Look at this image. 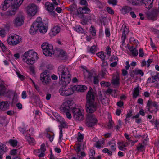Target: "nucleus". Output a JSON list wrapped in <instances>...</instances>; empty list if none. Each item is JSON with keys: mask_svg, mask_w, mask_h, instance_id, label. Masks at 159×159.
<instances>
[{"mask_svg": "<svg viewBox=\"0 0 159 159\" xmlns=\"http://www.w3.org/2000/svg\"><path fill=\"white\" fill-rule=\"evenodd\" d=\"M132 110L131 109H130L129 111V112L128 113H127V114L126 115V118H128L130 117L132 115Z\"/></svg>", "mask_w": 159, "mask_h": 159, "instance_id": "nucleus-55", "label": "nucleus"}, {"mask_svg": "<svg viewBox=\"0 0 159 159\" xmlns=\"http://www.w3.org/2000/svg\"><path fill=\"white\" fill-rule=\"evenodd\" d=\"M106 10L107 12L113 15L114 13V11L109 7H107Z\"/></svg>", "mask_w": 159, "mask_h": 159, "instance_id": "nucleus-53", "label": "nucleus"}, {"mask_svg": "<svg viewBox=\"0 0 159 159\" xmlns=\"http://www.w3.org/2000/svg\"><path fill=\"white\" fill-rule=\"evenodd\" d=\"M129 50L132 52L133 56H136L138 55V50L135 48L132 47L129 48Z\"/></svg>", "mask_w": 159, "mask_h": 159, "instance_id": "nucleus-30", "label": "nucleus"}, {"mask_svg": "<svg viewBox=\"0 0 159 159\" xmlns=\"http://www.w3.org/2000/svg\"><path fill=\"white\" fill-rule=\"evenodd\" d=\"M108 2L110 4H112L113 6L116 5L117 3V0H108Z\"/></svg>", "mask_w": 159, "mask_h": 159, "instance_id": "nucleus-50", "label": "nucleus"}, {"mask_svg": "<svg viewBox=\"0 0 159 159\" xmlns=\"http://www.w3.org/2000/svg\"><path fill=\"white\" fill-rule=\"evenodd\" d=\"M91 11L90 10L87 6H84L82 7L79 8L75 13V15L79 18L82 19L84 16L85 14H88Z\"/></svg>", "mask_w": 159, "mask_h": 159, "instance_id": "nucleus-10", "label": "nucleus"}, {"mask_svg": "<svg viewBox=\"0 0 159 159\" xmlns=\"http://www.w3.org/2000/svg\"><path fill=\"white\" fill-rule=\"evenodd\" d=\"M87 89V87L85 85H79V92H83L85 91Z\"/></svg>", "mask_w": 159, "mask_h": 159, "instance_id": "nucleus-46", "label": "nucleus"}, {"mask_svg": "<svg viewBox=\"0 0 159 159\" xmlns=\"http://www.w3.org/2000/svg\"><path fill=\"white\" fill-rule=\"evenodd\" d=\"M81 145V143H77L75 147V149L77 152H80L81 151L80 147Z\"/></svg>", "mask_w": 159, "mask_h": 159, "instance_id": "nucleus-40", "label": "nucleus"}, {"mask_svg": "<svg viewBox=\"0 0 159 159\" xmlns=\"http://www.w3.org/2000/svg\"><path fill=\"white\" fill-rule=\"evenodd\" d=\"M62 86L59 91L61 95L64 96H68L73 93V91L72 90L71 88H68L67 89H65L64 87L66 86H63V85Z\"/></svg>", "mask_w": 159, "mask_h": 159, "instance_id": "nucleus-14", "label": "nucleus"}, {"mask_svg": "<svg viewBox=\"0 0 159 159\" xmlns=\"http://www.w3.org/2000/svg\"><path fill=\"white\" fill-rule=\"evenodd\" d=\"M75 30L78 33L85 34L84 30L80 25H77L75 27Z\"/></svg>", "mask_w": 159, "mask_h": 159, "instance_id": "nucleus-34", "label": "nucleus"}, {"mask_svg": "<svg viewBox=\"0 0 159 159\" xmlns=\"http://www.w3.org/2000/svg\"><path fill=\"white\" fill-rule=\"evenodd\" d=\"M100 84L102 87H108L110 85V83L108 82L102 81Z\"/></svg>", "mask_w": 159, "mask_h": 159, "instance_id": "nucleus-47", "label": "nucleus"}, {"mask_svg": "<svg viewBox=\"0 0 159 159\" xmlns=\"http://www.w3.org/2000/svg\"><path fill=\"white\" fill-rule=\"evenodd\" d=\"M159 14V10L157 9H153L151 11H148L146 13V17L148 19L153 21L157 20V17Z\"/></svg>", "mask_w": 159, "mask_h": 159, "instance_id": "nucleus-11", "label": "nucleus"}, {"mask_svg": "<svg viewBox=\"0 0 159 159\" xmlns=\"http://www.w3.org/2000/svg\"><path fill=\"white\" fill-rule=\"evenodd\" d=\"M38 7L34 4L28 5L26 7L27 12L29 16H33L37 11Z\"/></svg>", "mask_w": 159, "mask_h": 159, "instance_id": "nucleus-12", "label": "nucleus"}, {"mask_svg": "<svg viewBox=\"0 0 159 159\" xmlns=\"http://www.w3.org/2000/svg\"><path fill=\"white\" fill-rule=\"evenodd\" d=\"M97 51V49L96 47L94 45L92 46L90 48L89 50V52L92 54H94Z\"/></svg>", "mask_w": 159, "mask_h": 159, "instance_id": "nucleus-42", "label": "nucleus"}, {"mask_svg": "<svg viewBox=\"0 0 159 159\" xmlns=\"http://www.w3.org/2000/svg\"><path fill=\"white\" fill-rule=\"evenodd\" d=\"M144 149V146L140 143L139 144L137 147V150L139 152L143 151Z\"/></svg>", "mask_w": 159, "mask_h": 159, "instance_id": "nucleus-39", "label": "nucleus"}, {"mask_svg": "<svg viewBox=\"0 0 159 159\" xmlns=\"http://www.w3.org/2000/svg\"><path fill=\"white\" fill-rule=\"evenodd\" d=\"M46 150V149L45 148V145L44 143H43L41 145L40 148L39 150H38L39 151L38 152L39 153L40 151L45 152Z\"/></svg>", "mask_w": 159, "mask_h": 159, "instance_id": "nucleus-48", "label": "nucleus"}, {"mask_svg": "<svg viewBox=\"0 0 159 159\" xmlns=\"http://www.w3.org/2000/svg\"><path fill=\"white\" fill-rule=\"evenodd\" d=\"M140 0H128L129 2L133 5H136L138 3V1H140Z\"/></svg>", "mask_w": 159, "mask_h": 159, "instance_id": "nucleus-54", "label": "nucleus"}, {"mask_svg": "<svg viewBox=\"0 0 159 159\" xmlns=\"http://www.w3.org/2000/svg\"><path fill=\"white\" fill-rule=\"evenodd\" d=\"M60 56L61 57H63L66 56V52L63 50L61 51L60 52Z\"/></svg>", "mask_w": 159, "mask_h": 159, "instance_id": "nucleus-64", "label": "nucleus"}, {"mask_svg": "<svg viewBox=\"0 0 159 159\" xmlns=\"http://www.w3.org/2000/svg\"><path fill=\"white\" fill-rule=\"evenodd\" d=\"M82 18L88 21H89L91 19V15L88 13V14L84 15Z\"/></svg>", "mask_w": 159, "mask_h": 159, "instance_id": "nucleus-43", "label": "nucleus"}, {"mask_svg": "<svg viewBox=\"0 0 159 159\" xmlns=\"http://www.w3.org/2000/svg\"><path fill=\"white\" fill-rule=\"evenodd\" d=\"M25 137L27 140L28 141L30 144L33 145L35 143L34 139L33 138L31 137L30 134H27L25 136Z\"/></svg>", "mask_w": 159, "mask_h": 159, "instance_id": "nucleus-25", "label": "nucleus"}, {"mask_svg": "<svg viewBox=\"0 0 159 159\" xmlns=\"http://www.w3.org/2000/svg\"><path fill=\"white\" fill-rule=\"evenodd\" d=\"M131 10H132V8L128 6H125L122 9L121 11L123 14L125 15L129 13Z\"/></svg>", "mask_w": 159, "mask_h": 159, "instance_id": "nucleus-28", "label": "nucleus"}, {"mask_svg": "<svg viewBox=\"0 0 159 159\" xmlns=\"http://www.w3.org/2000/svg\"><path fill=\"white\" fill-rule=\"evenodd\" d=\"M77 9L76 6L75 5H72L69 6V10L70 11L71 13L75 15V13L77 11Z\"/></svg>", "mask_w": 159, "mask_h": 159, "instance_id": "nucleus-32", "label": "nucleus"}, {"mask_svg": "<svg viewBox=\"0 0 159 159\" xmlns=\"http://www.w3.org/2000/svg\"><path fill=\"white\" fill-rule=\"evenodd\" d=\"M21 96L22 98L25 99L27 97L26 93V91H24L22 92Z\"/></svg>", "mask_w": 159, "mask_h": 159, "instance_id": "nucleus-63", "label": "nucleus"}, {"mask_svg": "<svg viewBox=\"0 0 159 159\" xmlns=\"http://www.w3.org/2000/svg\"><path fill=\"white\" fill-rule=\"evenodd\" d=\"M58 74L61 84L66 86L70 83L71 75L68 67L63 65H60L58 68Z\"/></svg>", "mask_w": 159, "mask_h": 159, "instance_id": "nucleus-3", "label": "nucleus"}, {"mask_svg": "<svg viewBox=\"0 0 159 159\" xmlns=\"http://www.w3.org/2000/svg\"><path fill=\"white\" fill-rule=\"evenodd\" d=\"M49 73L48 70H45L40 75V80L43 84H48L51 80Z\"/></svg>", "mask_w": 159, "mask_h": 159, "instance_id": "nucleus-13", "label": "nucleus"}, {"mask_svg": "<svg viewBox=\"0 0 159 159\" xmlns=\"http://www.w3.org/2000/svg\"><path fill=\"white\" fill-rule=\"evenodd\" d=\"M79 85H75L71 88L72 90L73 91V93L75 91H77L79 92Z\"/></svg>", "mask_w": 159, "mask_h": 159, "instance_id": "nucleus-52", "label": "nucleus"}, {"mask_svg": "<svg viewBox=\"0 0 159 159\" xmlns=\"http://www.w3.org/2000/svg\"><path fill=\"white\" fill-rule=\"evenodd\" d=\"M48 23L45 21H42L40 17L37 18L34 22L29 30L30 33L32 34H34L39 30L40 32L45 33L47 30Z\"/></svg>", "mask_w": 159, "mask_h": 159, "instance_id": "nucleus-4", "label": "nucleus"}, {"mask_svg": "<svg viewBox=\"0 0 159 159\" xmlns=\"http://www.w3.org/2000/svg\"><path fill=\"white\" fill-rule=\"evenodd\" d=\"M134 72L135 75L140 74L141 76H143L144 75L143 72L141 70H134Z\"/></svg>", "mask_w": 159, "mask_h": 159, "instance_id": "nucleus-45", "label": "nucleus"}, {"mask_svg": "<svg viewBox=\"0 0 159 159\" xmlns=\"http://www.w3.org/2000/svg\"><path fill=\"white\" fill-rule=\"evenodd\" d=\"M86 124L88 127H92L97 124V120L94 115L88 114L86 119Z\"/></svg>", "mask_w": 159, "mask_h": 159, "instance_id": "nucleus-9", "label": "nucleus"}, {"mask_svg": "<svg viewBox=\"0 0 159 159\" xmlns=\"http://www.w3.org/2000/svg\"><path fill=\"white\" fill-rule=\"evenodd\" d=\"M105 53L103 52H98L96 53V55L98 56L103 61V62H105V59L106 55Z\"/></svg>", "mask_w": 159, "mask_h": 159, "instance_id": "nucleus-31", "label": "nucleus"}, {"mask_svg": "<svg viewBox=\"0 0 159 159\" xmlns=\"http://www.w3.org/2000/svg\"><path fill=\"white\" fill-rule=\"evenodd\" d=\"M61 29L60 27L58 26H54L51 29L50 33L51 35L54 36L58 34L60 31Z\"/></svg>", "mask_w": 159, "mask_h": 159, "instance_id": "nucleus-22", "label": "nucleus"}, {"mask_svg": "<svg viewBox=\"0 0 159 159\" xmlns=\"http://www.w3.org/2000/svg\"><path fill=\"white\" fill-rule=\"evenodd\" d=\"M106 51L107 55L110 56L111 53V49L109 46L107 47Z\"/></svg>", "mask_w": 159, "mask_h": 159, "instance_id": "nucleus-56", "label": "nucleus"}, {"mask_svg": "<svg viewBox=\"0 0 159 159\" xmlns=\"http://www.w3.org/2000/svg\"><path fill=\"white\" fill-rule=\"evenodd\" d=\"M37 54L31 50L27 51L21 56L23 61L28 64H33L38 59Z\"/></svg>", "mask_w": 159, "mask_h": 159, "instance_id": "nucleus-5", "label": "nucleus"}, {"mask_svg": "<svg viewBox=\"0 0 159 159\" xmlns=\"http://www.w3.org/2000/svg\"><path fill=\"white\" fill-rule=\"evenodd\" d=\"M105 34L107 37H109L110 35V31L109 29L107 28L105 29Z\"/></svg>", "mask_w": 159, "mask_h": 159, "instance_id": "nucleus-57", "label": "nucleus"}, {"mask_svg": "<svg viewBox=\"0 0 159 159\" xmlns=\"http://www.w3.org/2000/svg\"><path fill=\"white\" fill-rule=\"evenodd\" d=\"M119 77L118 76H114L111 80V84L115 86H118L120 84Z\"/></svg>", "mask_w": 159, "mask_h": 159, "instance_id": "nucleus-26", "label": "nucleus"}, {"mask_svg": "<svg viewBox=\"0 0 159 159\" xmlns=\"http://www.w3.org/2000/svg\"><path fill=\"white\" fill-rule=\"evenodd\" d=\"M5 30L3 28H0V35L2 37H5Z\"/></svg>", "mask_w": 159, "mask_h": 159, "instance_id": "nucleus-51", "label": "nucleus"}, {"mask_svg": "<svg viewBox=\"0 0 159 159\" xmlns=\"http://www.w3.org/2000/svg\"><path fill=\"white\" fill-rule=\"evenodd\" d=\"M99 82L98 77V76H94L93 77V83L95 84H98Z\"/></svg>", "mask_w": 159, "mask_h": 159, "instance_id": "nucleus-49", "label": "nucleus"}, {"mask_svg": "<svg viewBox=\"0 0 159 159\" xmlns=\"http://www.w3.org/2000/svg\"><path fill=\"white\" fill-rule=\"evenodd\" d=\"M7 147L6 146L0 143V154H3L6 150Z\"/></svg>", "mask_w": 159, "mask_h": 159, "instance_id": "nucleus-29", "label": "nucleus"}, {"mask_svg": "<svg viewBox=\"0 0 159 159\" xmlns=\"http://www.w3.org/2000/svg\"><path fill=\"white\" fill-rule=\"evenodd\" d=\"M118 144L119 149L121 150H123V149L126 147V145L125 144L121 142H119Z\"/></svg>", "mask_w": 159, "mask_h": 159, "instance_id": "nucleus-41", "label": "nucleus"}, {"mask_svg": "<svg viewBox=\"0 0 159 159\" xmlns=\"http://www.w3.org/2000/svg\"><path fill=\"white\" fill-rule=\"evenodd\" d=\"M105 139H103L102 141H98L96 143V146L97 148H100L101 146L104 144Z\"/></svg>", "mask_w": 159, "mask_h": 159, "instance_id": "nucleus-38", "label": "nucleus"}, {"mask_svg": "<svg viewBox=\"0 0 159 159\" xmlns=\"http://www.w3.org/2000/svg\"><path fill=\"white\" fill-rule=\"evenodd\" d=\"M129 30L126 28V29H125L123 31L121 37L122 43V45H123L125 43V39L127 38L126 36L129 32Z\"/></svg>", "mask_w": 159, "mask_h": 159, "instance_id": "nucleus-23", "label": "nucleus"}, {"mask_svg": "<svg viewBox=\"0 0 159 159\" xmlns=\"http://www.w3.org/2000/svg\"><path fill=\"white\" fill-rule=\"evenodd\" d=\"M108 99L107 98H103L102 100V102L104 105L106 104L108 102Z\"/></svg>", "mask_w": 159, "mask_h": 159, "instance_id": "nucleus-58", "label": "nucleus"}, {"mask_svg": "<svg viewBox=\"0 0 159 159\" xmlns=\"http://www.w3.org/2000/svg\"><path fill=\"white\" fill-rule=\"evenodd\" d=\"M6 143H8L11 146L13 147H15L17 146L18 142L16 140L10 139L8 142H6Z\"/></svg>", "mask_w": 159, "mask_h": 159, "instance_id": "nucleus-33", "label": "nucleus"}, {"mask_svg": "<svg viewBox=\"0 0 159 159\" xmlns=\"http://www.w3.org/2000/svg\"><path fill=\"white\" fill-rule=\"evenodd\" d=\"M61 111L64 113H65V114L68 118L70 119L72 118L71 115L69 112L70 111L71 112V110H63Z\"/></svg>", "mask_w": 159, "mask_h": 159, "instance_id": "nucleus-37", "label": "nucleus"}, {"mask_svg": "<svg viewBox=\"0 0 159 159\" xmlns=\"http://www.w3.org/2000/svg\"><path fill=\"white\" fill-rule=\"evenodd\" d=\"M139 86L135 88L134 89L133 93V98H136L137 96L139 95Z\"/></svg>", "mask_w": 159, "mask_h": 159, "instance_id": "nucleus-27", "label": "nucleus"}, {"mask_svg": "<svg viewBox=\"0 0 159 159\" xmlns=\"http://www.w3.org/2000/svg\"><path fill=\"white\" fill-rule=\"evenodd\" d=\"M24 0H5L4 2L1 5V7L4 11H6L8 7H9V9L6 12V15L7 16H13Z\"/></svg>", "mask_w": 159, "mask_h": 159, "instance_id": "nucleus-1", "label": "nucleus"}, {"mask_svg": "<svg viewBox=\"0 0 159 159\" xmlns=\"http://www.w3.org/2000/svg\"><path fill=\"white\" fill-rule=\"evenodd\" d=\"M73 103V101L70 100H67L63 103L60 107L61 111L71 110L70 107L71 106Z\"/></svg>", "mask_w": 159, "mask_h": 159, "instance_id": "nucleus-15", "label": "nucleus"}, {"mask_svg": "<svg viewBox=\"0 0 159 159\" xmlns=\"http://www.w3.org/2000/svg\"><path fill=\"white\" fill-rule=\"evenodd\" d=\"M24 23V18L22 16H17L15 19L14 22V25L16 27H18L22 25Z\"/></svg>", "mask_w": 159, "mask_h": 159, "instance_id": "nucleus-17", "label": "nucleus"}, {"mask_svg": "<svg viewBox=\"0 0 159 159\" xmlns=\"http://www.w3.org/2000/svg\"><path fill=\"white\" fill-rule=\"evenodd\" d=\"M90 32L91 33L92 35L95 36L96 35L95 29L93 25H92L89 30Z\"/></svg>", "mask_w": 159, "mask_h": 159, "instance_id": "nucleus-44", "label": "nucleus"}, {"mask_svg": "<svg viewBox=\"0 0 159 159\" xmlns=\"http://www.w3.org/2000/svg\"><path fill=\"white\" fill-rule=\"evenodd\" d=\"M95 154V152L94 150H90V153L89 154V156L90 157V158L92 159L91 157H94L93 156Z\"/></svg>", "mask_w": 159, "mask_h": 159, "instance_id": "nucleus-62", "label": "nucleus"}, {"mask_svg": "<svg viewBox=\"0 0 159 159\" xmlns=\"http://www.w3.org/2000/svg\"><path fill=\"white\" fill-rule=\"evenodd\" d=\"M151 106H153L156 109L155 112L156 113L158 110V106L157 103L155 101L153 102L151 100H149L147 101L146 107H151Z\"/></svg>", "mask_w": 159, "mask_h": 159, "instance_id": "nucleus-20", "label": "nucleus"}, {"mask_svg": "<svg viewBox=\"0 0 159 159\" xmlns=\"http://www.w3.org/2000/svg\"><path fill=\"white\" fill-rule=\"evenodd\" d=\"M154 0H140V2L145 4V7L147 9H149L152 7V4Z\"/></svg>", "mask_w": 159, "mask_h": 159, "instance_id": "nucleus-19", "label": "nucleus"}, {"mask_svg": "<svg viewBox=\"0 0 159 159\" xmlns=\"http://www.w3.org/2000/svg\"><path fill=\"white\" fill-rule=\"evenodd\" d=\"M6 88L4 85L0 84V96L4 95L5 93Z\"/></svg>", "mask_w": 159, "mask_h": 159, "instance_id": "nucleus-35", "label": "nucleus"}, {"mask_svg": "<svg viewBox=\"0 0 159 159\" xmlns=\"http://www.w3.org/2000/svg\"><path fill=\"white\" fill-rule=\"evenodd\" d=\"M7 39L8 44L11 45H16L21 41L20 36L14 34H11Z\"/></svg>", "mask_w": 159, "mask_h": 159, "instance_id": "nucleus-8", "label": "nucleus"}, {"mask_svg": "<svg viewBox=\"0 0 159 159\" xmlns=\"http://www.w3.org/2000/svg\"><path fill=\"white\" fill-rule=\"evenodd\" d=\"M41 48L44 54L46 56H51L53 54L52 45L48 43H43L41 45Z\"/></svg>", "mask_w": 159, "mask_h": 159, "instance_id": "nucleus-7", "label": "nucleus"}, {"mask_svg": "<svg viewBox=\"0 0 159 159\" xmlns=\"http://www.w3.org/2000/svg\"><path fill=\"white\" fill-rule=\"evenodd\" d=\"M144 55V52L143 48H140L139 50V56L142 57Z\"/></svg>", "mask_w": 159, "mask_h": 159, "instance_id": "nucleus-61", "label": "nucleus"}, {"mask_svg": "<svg viewBox=\"0 0 159 159\" xmlns=\"http://www.w3.org/2000/svg\"><path fill=\"white\" fill-rule=\"evenodd\" d=\"M108 64L107 62H103L101 65L102 70L101 76L102 77H104V76L106 74L107 72L106 68Z\"/></svg>", "mask_w": 159, "mask_h": 159, "instance_id": "nucleus-21", "label": "nucleus"}, {"mask_svg": "<svg viewBox=\"0 0 159 159\" xmlns=\"http://www.w3.org/2000/svg\"><path fill=\"white\" fill-rule=\"evenodd\" d=\"M9 104L8 102L2 101L0 102V109L4 110L8 108Z\"/></svg>", "mask_w": 159, "mask_h": 159, "instance_id": "nucleus-24", "label": "nucleus"}, {"mask_svg": "<svg viewBox=\"0 0 159 159\" xmlns=\"http://www.w3.org/2000/svg\"><path fill=\"white\" fill-rule=\"evenodd\" d=\"M54 5L49 2H47L45 4V9L48 12H51L52 14L54 15L55 12L53 11L54 9Z\"/></svg>", "mask_w": 159, "mask_h": 159, "instance_id": "nucleus-16", "label": "nucleus"}, {"mask_svg": "<svg viewBox=\"0 0 159 159\" xmlns=\"http://www.w3.org/2000/svg\"><path fill=\"white\" fill-rule=\"evenodd\" d=\"M70 110L73 118L76 121H80L83 120L84 119V114L81 112L80 109L78 107H71Z\"/></svg>", "mask_w": 159, "mask_h": 159, "instance_id": "nucleus-6", "label": "nucleus"}, {"mask_svg": "<svg viewBox=\"0 0 159 159\" xmlns=\"http://www.w3.org/2000/svg\"><path fill=\"white\" fill-rule=\"evenodd\" d=\"M78 137H77L78 143L81 142L83 141V139L84 138V135H82L80 132L78 133Z\"/></svg>", "mask_w": 159, "mask_h": 159, "instance_id": "nucleus-36", "label": "nucleus"}, {"mask_svg": "<svg viewBox=\"0 0 159 159\" xmlns=\"http://www.w3.org/2000/svg\"><path fill=\"white\" fill-rule=\"evenodd\" d=\"M16 73L18 77L21 80H22L24 79L25 77L21 75L19 72H16Z\"/></svg>", "mask_w": 159, "mask_h": 159, "instance_id": "nucleus-60", "label": "nucleus"}, {"mask_svg": "<svg viewBox=\"0 0 159 159\" xmlns=\"http://www.w3.org/2000/svg\"><path fill=\"white\" fill-rule=\"evenodd\" d=\"M56 114L57 116V117H56L57 120L60 123V125L59 126V128L62 129V128H65L66 126V124L65 121L64 119L62 118L60 116L58 115L57 114Z\"/></svg>", "mask_w": 159, "mask_h": 159, "instance_id": "nucleus-18", "label": "nucleus"}, {"mask_svg": "<svg viewBox=\"0 0 159 159\" xmlns=\"http://www.w3.org/2000/svg\"><path fill=\"white\" fill-rule=\"evenodd\" d=\"M86 99L85 107L87 112L89 113H93L98 107V105L95 100V93L91 87L87 94Z\"/></svg>", "mask_w": 159, "mask_h": 159, "instance_id": "nucleus-2", "label": "nucleus"}, {"mask_svg": "<svg viewBox=\"0 0 159 159\" xmlns=\"http://www.w3.org/2000/svg\"><path fill=\"white\" fill-rule=\"evenodd\" d=\"M17 152V150L16 149L11 150L10 151V154L12 155H15L16 154Z\"/></svg>", "mask_w": 159, "mask_h": 159, "instance_id": "nucleus-59", "label": "nucleus"}]
</instances>
